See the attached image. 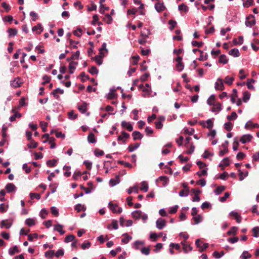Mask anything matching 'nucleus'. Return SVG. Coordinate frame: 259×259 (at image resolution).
I'll return each instance as SVG.
<instances>
[{
	"label": "nucleus",
	"mask_w": 259,
	"mask_h": 259,
	"mask_svg": "<svg viewBox=\"0 0 259 259\" xmlns=\"http://www.w3.org/2000/svg\"><path fill=\"white\" fill-rule=\"evenodd\" d=\"M255 24V20L254 16L252 15H250L246 17L245 21V25L246 27H251Z\"/></svg>",
	"instance_id": "1"
},
{
	"label": "nucleus",
	"mask_w": 259,
	"mask_h": 259,
	"mask_svg": "<svg viewBox=\"0 0 259 259\" xmlns=\"http://www.w3.org/2000/svg\"><path fill=\"white\" fill-rule=\"evenodd\" d=\"M166 225V221L161 218H158L156 221V227L158 230H162Z\"/></svg>",
	"instance_id": "2"
},
{
	"label": "nucleus",
	"mask_w": 259,
	"mask_h": 259,
	"mask_svg": "<svg viewBox=\"0 0 259 259\" xmlns=\"http://www.w3.org/2000/svg\"><path fill=\"white\" fill-rule=\"evenodd\" d=\"M202 242L200 241V239H197L195 241V244L196 246L199 248V251L202 252L204 250H205L208 247V243H203L202 245Z\"/></svg>",
	"instance_id": "3"
},
{
	"label": "nucleus",
	"mask_w": 259,
	"mask_h": 259,
	"mask_svg": "<svg viewBox=\"0 0 259 259\" xmlns=\"http://www.w3.org/2000/svg\"><path fill=\"white\" fill-rule=\"evenodd\" d=\"M204 121H200V124L203 127H206L207 128H211L213 126V122L211 119H207L206 122Z\"/></svg>",
	"instance_id": "4"
},
{
	"label": "nucleus",
	"mask_w": 259,
	"mask_h": 259,
	"mask_svg": "<svg viewBox=\"0 0 259 259\" xmlns=\"http://www.w3.org/2000/svg\"><path fill=\"white\" fill-rule=\"evenodd\" d=\"M216 90L223 91L224 89L223 80L222 79L219 78L217 81L215 83L214 86Z\"/></svg>",
	"instance_id": "5"
},
{
	"label": "nucleus",
	"mask_w": 259,
	"mask_h": 259,
	"mask_svg": "<svg viewBox=\"0 0 259 259\" xmlns=\"http://www.w3.org/2000/svg\"><path fill=\"white\" fill-rule=\"evenodd\" d=\"M252 139V136L251 135L246 134V135H243L241 137V138L240 139V141L242 144H245L246 143L249 142Z\"/></svg>",
	"instance_id": "6"
},
{
	"label": "nucleus",
	"mask_w": 259,
	"mask_h": 259,
	"mask_svg": "<svg viewBox=\"0 0 259 259\" xmlns=\"http://www.w3.org/2000/svg\"><path fill=\"white\" fill-rule=\"evenodd\" d=\"M43 27L40 23L38 24L32 28V31L35 32L36 34H40L43 31Z\"/></svg>",
	"instance_id": "7"
},
{
	"label": "nucleus",
	"mask_w": 259,
	"mask_h": 259,
	"mask_svg": "<svg viewBox=\"0 0 259 259\" xmlns=\"http://www.w3.org/2000/svg\"><path fill=\"white\" fill-rule=\"evenodd\" d=\"M58 93L63 94L64 93V90L58 88L54 90L51 94L56 99H58L59 98V96L58 95Z\"/></svg>",
	"instance_id": "8"
},
{
	"label": "nucleus",
	"mask_w": 259,
	"mask_h": 259,
	"mask_svg": "<svg viewBox=\"0 0 259 259\" xmlns=\"http://www.w3.org/2000/svg\"><path fill=\"white\" fill-rule=\"evenodd\" d=\"M80 56V52L79 51H77L74 53L72 54L71 57H68L67 58L66 61L67 62H71V61H73L72 60L76 59L78 60L79 58V57Z\"/></svg>",
	"instance_id": "9"
},
{
	"label": "nucleus",
	"mask_w": 259,
	"mask_h": 259,
	"mask_svg": "<svg viewBox=\"0 0 259 259\" xmlns=\"http://www.w3.org/2000/svg\"><path fill=\"white\" fill-rule=\"evenodd\" d=\"M119 175H116L115 179H111L109 181V185L111 187H113L120 182Z\"/></svg>",
	"instance_id": "10"
},
{
	"label": "nucleus",
	"mask_w": 259,
	"mask_h": 259,
	"mask_svg": "<svg viewBox=\"0 0 259 259\" xmlns=\"http://www.w3.org/2000/svg\"><path fill=\"white\" fill-rule=\"evenodd\" d=\"M155 8L157 12L160 13L163 11L165 9V7L163 3H158L155 5Z\"/></svg>",
	"instance_id": "11"
},
{
	"label": "nucleus",
	"mask_w": 259,
	"mask_h": 259,
	"mask_svg": "<svg viewBox=\"0 0 259 259\" xmlns=\"http://www.w3.org/2000/svg\"><path fill=\"white\" fill-rule=\"evenodd\" d=\"M121 125L122 127L126 128L129 132H131L133 130V125L130 122H127L125 121H122L121 122Z\"/></svg>",
	"instance_id": "12"
},
{
	"label": "nucleus",
	"mask_w": 259,
	"mask_h": 259,
	"mask_svg": "<svg viewBox=\"0 0 259 259\" xmlns=\"http://www.w3.org/2000/svg\"><path fill=\"white\" fill-rule=\"evenodd\" d=\"M142 212L141 210H135L132 212V217L136 220H139L142 217Z\"/></svg>",
	"instance_id": "13"
},
{
	"label": "nucleus",
	"mask_w": 259,
	"mask_h": 259,
	"mask_svg": "<svg viewBox=\"0 0 259 259\" xmlns=\"http://www.w3.org/2000/svg\"><path fill=\"white\" fill-rule=\"evenodd\" d=\"M132 136L134 141L141 140L143 137V135L138 131H134L132 133Z\"/></svg>",
	"instance_id": "14"
},
{
	"label": "nucleus",
	"mask_w": 259,
	"mask_h": 259,
	"mask_svg": "<svg viewBox=\"0 0 259 259\" xmlns=\"http://www.w3.org/2000/svg\"><path fill=\"white\" fill-rule=\"evenodd\" d=\"M116 91V89L114 87L110 89L109 92L107 95L106 97L107 99H113L115 97V92Z\"/></svg>",
	"instance_id": "15"
},
{
	"label": "nucleus",
	"mask_w": 259,
	"mask_h": 259,
	"mask_svg": "<svg viewBox=\"0 0 259 259\" xmlns=\"http://www.w3.org/2000/svg\"><path fill=\"white\" fill-rule=\"evenodd\" d=\"M181 244L183 246L184 251L185 253H187L188 252V249L189 251H191L192 250V247L190 245L187 244L186 243V241H182Z\"/></svg>",
	"instance_id": "16"
},
{
	"label": "nucleus",
	"mask_w": 259,
	"mask_h": 259,
	"mask_svg": "<svg viewBox=\"0 0 259 259\" xmlns=\"http://www.w3.org/2000/svg\"><path fill=\"white\" fill-rule=\"evenodd\" d=\"M230 164V160L228 157H225L219 165V166L222 167V169H224V166H227Z\"/></svg>",
	"instance_id": "17"
},
{
	"label": "nucleus",
	"mask_w": 259,
	"mask_h": 259,
	"mask_svg": "<svg viewBox=\"0 0 259 259\" xmlns=\"http://www.w3.org/2000/svg\"><path fill=\"white\" fill-rule=\"evenodd\" d=\"M5 188L8 193H11L15 191L16 187L13 183H8L6 186Z\"/></svg>",
	"instance_id": "18"
},
{
	"label": "nucleus",
	"mask_w": 259,
	"mask_h": 259,
	"mask_svg": "<svg viewBox=\"0 0 259 259\" xmlns=\"http://www.w3.org/2000/svg\"><path fill=\"white\" fill-rule=\"evenodd\" d=\"M150 31L149 30V29L144 28L141 31V36H142L143 37H144V38H147L150 35Z\"/></svg>",
	"instance_id": "19"
},
{
	"label": "nucleus",
	"mask_w": 259,
	"mask_h": 259,
	"mask_svg": "<svg viewBox=\"0 0 259 259\" xmlns=\"http://www.w3.org/2000/svg\"><path fill=\"white\" fill-rule=\"evenodd\" d=\"M230 55L233 56L234 57H238L240 56V53L238 49L234 48L229 52Z\"/></svg>",
	"instance_id": "20"
},
{
	"label": "nucleus",
	"mask_w": 259,
	"mask_h": 259,
	"mask_svg": "<svg viewBox=\"0 0 259 259\" xmlns=\"http://www.w3.org/2000/svg\"><path fill=\"white\" fill-rule=\"evenodd\" d=\"M122 236L123 238L121 239V242L124 244H127L132 239V236L128 235L127 233H124Z\"/></svg>",
	"instance_id": "21"
},
{
	"label": "nucleus",
	"mask_w": 259,
	"mask_h": 259,
	"mask_svg": "<svg viewBox=\"0 0 259 259\" xmlns=\"http://www.w3.org/2000/svg\"><path fill=\"white\" fill-rule=\"evenodd\" d=\"M213 107L211 109V111L213 112H216V111H220L222 110V105L220 103H214Z\"/></svg>",
	"instance_id": "22"
},
{
	"label": "nucleus",
	"mask_w": 259,
	"mask_h": 259,
	"mask_svg": "<svg viewBox=\"0 0 259 259\" xmlns=\"http://www.w3.org/2000/svg\"><path fill=\"white\" fill-rule=\"evenodd\" d=\"M25 224L29 227H32L36 224L35 220L33 218H28L25 220Z\"/></svg>",
	"instance_id": "23"
},
{
	"label": "nucleus",
	"mask_w": 259,
	"mask_h": 259,
	"mask_svg": "<svg viewBox=\"0 0 259 259\" xmlns=\"http://www.w3.org/2000/svg\"><path fill=\"white\" fill-rule=\"evenodd\" d=\"M88 141L89 143H95L96 142V139L95 137V135L93 133H91L88 136Z\"/></svg>",
	"instance_id": "24"
},
{
	"label": "nucleus",
	"mask_w": 259,
	"mask_h": 259,
	"mask_svg": "<svg viewBox=\"0 0 259 259\" xmlns=\"http://www.w3.org/2000/svg\"><path fill=\"white\" fill-rule=\"evenodd\" d=\"M63 225L61 224H58L54 226V230H56L59 232L61 235H63L65 233V231L63 230Z\"/></svg>",
	"instance_id": "25"
},
{
	"label": "nucleus",
	"mask_w": 259,
	"mask_h": 259,
	"mask_svg": "<svg viewBox=\"0 0 259 259\" xmlns=\"http://www.w3.org/2000/svg\"><path fill=\"white\" fill-rule=\"evenodd\" d=\"M225 187L224 186H219L214 190V193L216 195H219L225 190Z\"/></svg>",
	"instance_id": "26"
},
{
	"label": "nucleus",
	"mask_w": 259,
	"mask_h": 259,
	"mask_svg": "<svg viewBox=\"0 0 259 259\" xmlns=\"http://www.w3.org/2000/svg\"><path fill=\"white\" fill-rule=\"evenodd\" d=\"M140 144L137 143L134 146L130 145L127 148V150L130 152H133L140 147Z\"/></svg>",
	"instance_id": "27"
},
{
	"label": "nucleus",
	"mask_w": 259,
	"mask_h": 259,
	"mask_svg": "<svg viewBox=\"0 0 259 259\" xmlns=\"http://www.w3.org/2000/svg\"><path fill=\"white\" fill-rule=\"evenodd\" d=\"M57 163V160L53 159L51 160H48L46 164L49 167H54L56 165Z\"/></svg>",
	"instance_id": "28"
},
{
	"label": "nucleus",
	"mask_w": 259,
	"mask_h": 259,
	"mask_svg": "<svg viewBox=\"0 0 259 259\" xmlns=\"http://www.w3.org/2000/svg\"><path fill=\"white\" fill-rule=\"evenodd\" d=\"M222 147L224 148L223 149V150H220L219 153V155L220 156H223L224 155H225L227 152H228V147L225 144H223L222 145Z\"/></svg>",
	"instance_id": "29"
},
{
	"label": "nucleus",
	"mask_w": 259,
	"mask_h": 259,
	"mask_svg": "<svg viewBox=\"0 0 259 259\" xmlns=\"http://www.w3.org/2000/svg\"><path fill=\"white\" fill-rule=\"evenodd\" d=\"M219 61L221 63L226 64L228 63V60L225 55H221L219 57Z\"/></svg>",
	"instance_id": "30"
},
{
	"label": "nucleus",
	"mask_w": 259,
	"mask_h": 259,
	"mask_svg": "<svg viewBox=\"0 0 259 259\" xmlns=\"http://www.w3.org/2000/svg\"><path fill=\"white\" fill-rule=\"evenodd\" d=\"M140 245H144V242L143 241L137 240L133 244V247L136 250H138L140 248L139 246Z\"/></svg>",
	"instance_id": "31"
},
{
	"label": "nucleus",
	"mask_w": 259,
	"mask_h": 259,
	"mask_svg": "<svg viewBox=\"0 0 259 259\" xmlns=\"http://www.w3.org/2000/svg\"><path fill=\"white\" fill-rule=\"evenodd\" d=\"M148 183L145 182L143 181L141 183V186L140 187V190L141 191H143L145 192H146L148 191Z\"/></svg>",
	"instance_id": "32"
},
{
	"label": "nucleus",
	"mask_w": 259,
	"mask_h": 259,
	"mask_svg": "<svg viewBox=\"0 0 259 259\" xmlns=\"http://www.w3.org/2000/svg\"><path fill=\"white\" fill-rule=\"evenodd\" d=\"M193 220L194 221V224L195 225H197L202 221V217L200 214H198L197 216H193Z\"/></svg>",
	"instance_id": "33"
},
{
	"label": "nucleus",
	"mask_w": 259,
	"mask_h": 259,
	"mask_svg": "<svg viewBox=\"0 0 259 259\" xmlns=\"http://www.w3.org/2000/svg\"><path fill=\"white\" fill-rule=\"evenodd\" d=\"M251 257V254H250L247 251H244L240 256V258L241 259H249Z\"/></svg>",
	"instance_id": "34"
},
{
	"label": "nucleus",
	"mask_w": 259,
	"mask_h": 259,
	"mask_svg": "<svg viewBox=\"0 0 259 259\" xmlns=\"http://www.w3.org/2000/svg\"><path fill=\"white\" fill-rule=\"evenodd\" d=\"M158 180L163 182V186H165L168 183V178L166 176H160L158 178Z\"/></svg>",
	"instance_id": "35"
},
{
	"label": "nucleus",
	"mask_w": 259,
	"mask_h": 259,
	"mask_svg": "<svg viewBox=\"0 0 259 259\" xmlns=\"http://www.w3.org/2000/svg\"><path fill=\"white\" fill-rule=\"evenodd\" d=\"M26 98L24 97H22L20 99V100L19 101V106L17 107V109L19 108H20L23 106H25L27 105V103L26 102Z\"/></svg>",
	"instance_id": "36"
},
{
	"label": "nucleus",
	"mask_w": 259,
	"mask_h": 259,
	"mask_svg": "<svg viewBox=\"0 0 259 259\" xmlns=\"http://www.w3.org/2000/svg\"><path fill=\"white\" fill-rule=\"evenodd\" d=\"M254 82H255V80L252 78L248 79L247 83H246V85L247 87V88L249 90H254V87L253 85H251V83H254Z\"/></svg>",
	"instance_id": "37"
},
{
	"label": "nucleus",
	"mask_w": 259,
	"mask_h": 259,
	"mask_svg": "<svg viewBox=\"0 0 259 259\" xmlns=\"http://www.w3.org/2000/svg\"><path fill=\"white\" fill-rule=\"evenodd\" d=\"M238 228L237 227H232L231 229L228 231L227 234L228 235H235L236 234Z\"/></svg>",
	"instance_id": "38"
},
{
	"label": "nucleus",
	"mask_w": 259,
	"mask_h": 259,
	"mask_svg": "<svg viewBox=\"0 0 259 259\" xmlns=\"http://www.w3.org/2000/svg\"><path fill=\"white\" fill-rule=\"evenodd\" d=\"M195 131L194 129L193 128H191L190 129L185 127L183 128V133L185 134H188L189 135L191 136L193 135Z\"/></svg>",
	"instance_id": "39"
},
{
	"label": "nucleus",
	"mask_w": 259,
	"mask_h": 259,
	"mask_svg": "<svg viewBox=\"0 0 259 259\" xmlns=\"http://www.w3.org/2000/svg\"><path fill=\"white\" fill-rule=\"evenodd\" d=\"M243 96L242 98V100L243 101V102H246L250 99V94L248 92L245 91L243 92Z\"/></svg>",
	"instance_id": "40"
},
{
	"label": "nucleus",
	"mask_w": 259,
	"mask_h": 259,
	"mask_svg": "<svg viewBox=\"0 0 259 259\" xmlns=\"http://www.w3.org/2000/svg\"><path fill=\"white\" fill-rule=\"evenodd\" d=\"M234 80V78L233 77L227 76L225 78L224 82L228 85H231L233 83Z\"/></svg>",
	"instance_id": "41"
},
{
	"label": "nucleus",
	"mask_w": 259,
	"mask_h": 259,
	"mask_svg": "<svg viewBox=\"0 0 259 259\" xmlns=\"http://www.w3.org/2000/svg\"><path fill=\"white\" fill-rule=\"evenodd\" d=\"M94 59L98 65H101L103 63L102 57L100 55L96 56Z\"/></svg>",
	"instance_id": "42"
},
{
	"label": "nucleus",
	"mask_w": 259,
	"mask_h": 259,
	"mask_svg": "<svg viewBox=\"0 0 259 259\" xmlns=\"http://www.w3.org/2000/svg\"><path fill=\"white\" fill-rule=\"evenodd\" d=\"M73 64H78V62L74 61H71V62H70L68 67L69 69V72L70 74L73 73L75 70V68L73 67Z\"/></svg>",
	"instance_id": "43"
},
{
	"label": "nucleus",
	"mask_w": 259,
	"mask_h": 259,
	"mask_svg": "<svg viewBox=\"0 0 259 259\" xmlns=\"http://www.w3.org/2000/svg\"><path fill=\"white\" fill-rule=\"evenodd\" d=\"M73 64H78V62L74 61H71V62H70L68 67L69 69V72L70 74L73 73L75 70V68L73 67Z\"/></svg>",
	"instance_id": "44"
},
{
	"label": "nucleus",
	"mask_w": 259,
	"mask_h": 259,
	"mask_svg": "<svg viewBox=\"0 0 259 259\" xmlns=\"http://www.w3.org/2000/svg\"><path fill=\"white\" fill-rule=\"evenodd\" d=\"M78 110L82 113H84L87 110V104L83 103L82 105L78 106Z\"/></svg>",
	"instance_id": "45"
},
{
	"label": "nucleus",
	"mask_w": 259,
	"mask_h": 259,
	"mask_svg": "<svg viewBox=\"0 0 259 259\" xmlns=\"http://www.w3.org/2000/svg\"><path fill=\"white\" fill-rule=\"evenodd\" d=\"M75 210H76L77 212H80L81 210H85V207L84 205H82L80 203H78L75 206Z\"/></svg>",
	"instance_id": "46"
},
{
	"label": "nucleus",
	"mask_w": 259,
	"mask_h": 259,
	"mask_svg": "<svg viewBox=\"0 0 259 259\" xmlns=\"http://www.w3.org/2000/svg\"><path fill=\"white\" fill-rule=\"evenodd\" d=\"M178 10L179 11H183L185 12H187L189 11L188 7L184 4H182L178 6Z\"/></svg>",
	"instance_id": "47"
},
{
	"label": "nucleus",
	"mask_w": 259,
	"mask_h": 259,
	"mask_svg": "<svg viewBox=\"0 0 259 259\" xmlns=\"http://www.w3.org/2000/svg\"><path fill=\"white\" fill-rule=\"evenodd\" d=\"M29 141L30 142L27 144V146L29 148H35L37 146L38 144L37 142H35L33 140Z\"/></svg>",
	"instance_id": "48"
},
{
	"label": "nucleus",
	"mask_w": 259,
	"mask_h": 259,
	"mask_svg": "<svg viewBox=\"0 0 259 259\" xmlns=\"http://www.w3.org/2000/svg\"><path fill=\"white\" fill-rule=\"evenodd\" d=\"M110 209L113 211V213L116 212V208L118 205L116 204H113L111 202H109L108 203Z\"/></svg>",
	"instance_id": "49"
},
{
	"label": "nucleus",
	"mask_w": 259,
	"mask_h": 259,
	"mask_svg": "<svg viewBox=\"0 0 259 259\" xmlns=\"http://www.w3.org/2000/svg\"><path fill=\"white\" fill-rule=\"evenodd\" d=\"M200 53V55L198 58L199 61H204L206 60L208 58V55L207 53H205L204 55H203V52L202 51H199Z\"/></svg>",
	"instance_id": "50"
},
{
	"label": "nucleus",
	"mask_w": 259,
	"mask_h": 259,
	"mask_svg": "<svg viewBox=\"0 0 259 259\" xmlns=\"http://www.w3.org/2000/svg\"><path fill=\"white\" fill-rule=\"evenodd\" d=\"M253 236L255 238L259 237V227H255L252 229Z\"/></svg>",
	"instance_id": "51"
},
{
	"label": "nucleus",
	"mask_w": 259,
	"mask_h": 259,
	"mask_svg": "<svg viewBox=\"0 0 259 259\" xmlns=\"http://www.w3.org/2000/svg\"><path fill=\"white\" fill-rule=\"evenodd\" d=\"M75 238V237L74 235H67L64 240L65 242L68 243L69 242L73 241Z\"/></svg>",
	"instance_id": "52"
},
{
	"label": "nucleus",
	"mask_w": 259,
	"mask_h": 259,
	"mask_svg": "<svg viewBox=\"0 0 259 259\" xmlns=\"http://www.w3.org/2000/svg\"><path fill=\"white\" fill-rule=\"evenodd\" d=\"M91 242H89V241H85L81 244V248L82 249L84 250L89 248L91 247Z\"/></svg>",
	"instance_id": "53"
},
{
	"label": "nucleus",
	"mask_w": 259,
	"mask_h": 259,
	"mask_svg": "<svg viewBox=\"0 0 259 259\" xmlns=\"http://www.w3.org/2000/svg\"><path fill=\"white\" fill-rule=\"evenodd\" d=\"M215 100V96L214 95H211L207 100V103L209 105H212L214 104V101Z\"/></svg>",
	"instance_id": "54"
},
{
	"label": "nucleus",
	"mask_w": 259,
	"mask_h": 259,
	"mask_svg": "<svg viewBox=\"0 0 259 259\" xmlns=\"http://www.w3.org/2000/svg\"><path fill=\"white\" fill-rule=\"evenodd\" d=\"M238 116L235 112H232L231 115H228L227 118L228 120H235L237 118Z\"/></svg>",
	"instance_id": "55"
},
{
	"label": "nucleus",
	"mask_w": 259,
	"mask_h": 259,
	"mask_svg": "<svg viewBox=\"0 0 259 259\" xmlns=\"http://www.w3.org/2000/svg\"><path fill=\"white\" fill-rule=\"evenodd\" d=\"M233 126V124L230 122H227L224 124V128L228 131H231Z\"/></svg>",
	"instance_id": "56"
},
{
	"label": "nucleus",
	"mask_w": 259,
	"mask_h": 259,
	"mask_svg": "<svg viewBox=\"0 0 259 259\" xmlns=\"http://www.w3.org/2000/svg\"><path fill=\"white\" fill-rule=\"evenodd\" d=\"M29 195L31 199H36L39 200L41 197L40 194L38 193H30Z\"/></svg>",
	"instance_id": "57"
},
{
	"label": "nucleus",
	"mask_w": 259,
	"mask_h": 259,
	"mask_svg": "<svg viewBox=\"0 0 259 259\" xmlns=\"http://www.w3.org/2000/svg\"><path fill=\"white\" fill-rule=\"evenodd\" d=\"M55 255V252L53 250H50L45 252V256L46 257L52 258Z\"/></svg>",
	"instance_id": "58"
},
{
	"label": "nucleus",
	"mask_w": 259,
	"mask_h": 259,
	"mask_svg": "<svg viewBox=\"0 0 259 259\" xmlns=\"http://www.w3.org/2000/svg\"><path fill=\"white\" fill-rule=\"evenodd\" d=\"M211 204L208 201L204 202L201 205V208L202 209L211 208Z\"/></svg>",
	"instance_id": "59"
},
{
	"label": "nucleus",
	"mask_w": 259,
	"mask_h": 259,
	"mask_svg": "<svg viewBox=\"0 0 259 259\" xmlns=\"http://www.w3.org/2000/svg\"><path fill=\"white\" fill-rule=\"evenodd\" d=\"M213 155V153L210 152L207 150H205V151H204L203 154L202 155V156L203 158H204L205 159H207L209 156H212Z\"/></svg>",
	"instance_id": "60"
},
{
	"label": "nucleus",
	"mask_w": 259,
	"mask_h": 259,
	"mask_svg": "<svg viewBox=\"0 0 259 259\" xmlns=\"http://www.w3.org/2000/svg\"><path fill=\"white\" fill-rule=\"evenodd\" d=\"M191 44L193 47H197L198 48H200L203 46V42L202 41L198 42L195 40H193L191 42Z\"/></svg>",
	"instance_id": "61"
},
{
	"label": "nucleus",
	"mask_w": 259,
	"mask_h": 259,
	"mask_svg": "<svg viewBox=\"0 0 259 259\" xmlns=\"http://www.w3.org/2000/svg\"><path fill=\"white\" fill-rule=\"evenodd\" d=\"M51 211L55 216H58L59 215L58 209L55 206H52L51 207Z\"/></svg>",
	"instance_id": "62"
},
{
	"label": "nucleus",
	"mask_w": 259,
	"mask_h": 259,
	"mask_svg": "<svg viewBox=\"0 0 259 259\" xmlns=\"http://www.w3.org/2000/svg\"><path fill=\"white\" fill-rule=\"evenodd\" d=\"M64 254V250L63 249H58L56 253H55V255L57 257H59L60 256H63Z\"/></svg>",
	"instance_id": "63"
},
{
	"label": "nucleus",
	"mask_w": 259,
	"mask_h": 259,
	"mask_svg": "<svg viewBox=\"0 0 259 259\" xmlns=\"http://www.w3.org/2000/svg\"><path fill=\"white\" fill-rule=\"evenodd\" d=\"M89 72L92 75L97 74L98 73V70L95 66H92L89 70Z\"/></svg>",
	"instance_id": "64"
}]
</instances>
